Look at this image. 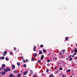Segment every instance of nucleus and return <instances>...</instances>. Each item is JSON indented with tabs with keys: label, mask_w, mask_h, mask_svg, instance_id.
I'll return each instance as SVG.
<instances>
[{
	"label": "nucleus",
	"mask_w": 77,
	"mask_h": 77,
	"mask_svg": "<svg viewBox=\"0 0 77 77\" xmlns=\"http://www.w3.org/2000/svg\"><path fill=\"white\" fill-rule=\"evenodd\" d=\"M4 71H5V72H8V71H11V69H10V68H9L7 67L6 68V69H4Z\"/></svg>",
	"instance_id": "nucleus-1"
},
{
	"label": "nucleus",
	"mask_w": 77,
	"mask_h": 77,
	"mask_svg": "<svg viewBox=\"0 0 77 77\" xmlns=\"http://www.w3.org/2000/svg\"><path fill=\"white\" fill-rule=\"evenodd\" d=\"M18 51H19V50H18Z\"/></svg>",
	"instance_id": "nucleus-59"
},
{
	"label": "nucleus",
	"mask_w": 77,
	"mask_h": 77,
	"mask_svg": "<svg viewBox=\"0 0 77 77\" xmlns=\"http://www.w3.org/2000/svg\"><path fill=\"white\" fill-rule=\"evenodd\" d=\"M32 61H34V58L33 57L32 58V59H31Z\"/></svg>",
	"instance_id": "nucleus-29"
},
{
	"label": "nucleus",
	"mask_w": 77,
	"mask_h": 77,
	"mask_svg": "<svg viewBox=\"0 0 77 77\" xmlns=\"http://www.w3.org/2000/svg\"><path fill=\"white\" fill-rule=\"evenodd\" d=\"M47 65L48 66H50V63H48L47 64Z\"/></svg>",
	"instance_id": "nucleus-30"
},
{
	"label": "nucleus",
	"mask_w": 77,
	"mask_h": 77,
	"mask_svg": "<svg viewBox=\"0 0 77 77\" xmlns=\"http://www.w3.org/2000/svg\"><path fill=\"white\" fill-rule=\"evenodd\" d=\"M39 54H42V52L41 51H40L39 52Z\"/></svg>",
	"instance_id": "nucleus-15"
},
{
	"label": "nucleus",
	"mask_w": 77,
	"mask_h": 77,
	"mask_svg": "<svg viewBox=\"0 0 77 77\" xmlns=\"http://www.w3.org/2000/svg\"><path fill=\"white\" fill-rule=\"evenodd\" d=\"M75 50H73V51H72V53H74V51H75V53H77V48H75Z\"/></svg>",
	"instance_id": "nucleus-4"
},
{
	"label": "nucleus",
	"mask_w": 77,
	"mask_h": 77,
	"mask_svg": "<svg viewBox=\"0 0 77 77\" xmlns=\"http://www.w3.org/2000/svg\"><path fill=\"white\" fill-rule=\"evenodd\" d=\"M62 53H62L63 54H64V53L65 52V50H63L62 51H61Z\"/></svg>",
	"instance_id": "nucleus-8"
},
{
	"label": "nucleus",
	"mask_w": 77,
	"mask_h": 77,
	"mask_svg": "<svg viewBox=\"0 0 77 77\" xmlns=\"http://www.w3.org/2000/svg\"><path fill=\"white\" fill-rule=\"evenodd\" d=\"M6 72L5 71L2 72L1 73V74H2V75H5V73H6Z\"/></svg>",
	"instance_id": "nucleus-7"
},
{
	"label": "nucleus",
	"mask_w": 77,
	"mask_h": 77,
	"mask_svg": "<svg viewBox=\"0 0 77 77\" xmlns=\"http://www.w3.org/2000/svg\"><path fill=\"white\" fill-rule=\"evenodd\" d=\"M65 77H66V75H65Z\"/></svg>",
	"instance_id": "nucleus-53"
},
{
	"label": "nucleus",
	"mask_w": 77,
	"mask_h": 77,
	"mask_svg": "<svg viewBox=\"0 0 77 77\" xmlns=\"http://www.w3.org/2000/svg\"><path fill=\"white\" fill-rule=\"evenodd\" d=\"M49 77H54V75L53 74H51Z\"/></svg>",
	"instance_id": "nucleus-13"
},
{
	"label": "nucleus",
	"mask_w": 77,
	"mask_h": 77,
	"mask_svg": "<svg viewBox=\"0 0 77 77\" xmlns=\"http://www.w3.org/2000/svg\"><path fill=\"white\" fill-rule=\"evenodd\" d=\"M26 62H29V61L28 60H27V59H26Z\"/></svg>",
	"instance_id": "nucleus-35"
},
{
	"label": "nucleus",
	"mask_w": 77,
	"mask_h": 77,
	"mask_svg": "<svg viewBox=\"0 0 77 77\" xmlns=\"http://www.w3.org/2000/svg\"><path fill=\"white\" fill-rule=\"evenodd\" d=\"M14 73H16L17 72V71H14L13 72Z\"/></svg>",
	"instance_id": "nucleus-34"
},
{
	"label": "nucleus",
	"mask_w": 77,
	"mask_h": 77,
	"mask_svg": "<svg viewBox=\"0 0 77 77\" xmlns=\"http://www.w3.org/2000/svg\"><path fill=\"white\" fill-rule=\"evenodd\" d=\"M5 60H8V57H6L5 58Z\"/></svg>",
	"instance_id": "nucleus-31"
},
{
	"label": "nucleus",
	"mask_w": 77,
	"mask_h": 77,
	"mask_svg": "<svg viewBox=\"0 0 77 77\" xmlns=\"http://www.w3.org/2000/svg\"><path fill=\"white\" fill-rule=\"evenodd\" d=\"M12 69H15V65L14 64L12 65Z\"/></svg>",
	"instance_id": "nucleus-6"
},
{
	"label": "nucleus",
	"mask_w": 77,
	"mask_h": 77,
	"mask_svg": "<svg viewBox=\"0 0 77 77\" xmlns=\"http://www.w3.org/2000/svg\"><path fill=\"white\" fill-rule=\"evenodd\" d=\"M3 56H5L6 55H5V54H3Z\"/></svg>",
	"instance_id": "nucleus-44"
},
{
	"label": "nucleus",
	"mask_w": 77,
	"mask_h": 77,
	"mask_svg": "<svg viewBox=\"0 0 77 77\" xmlns=\"http://www.w3.org/2000/svg\"><path fill=\"white\" fill-rule=\"evenodd\" d=\"M40 47L41 48H42L44 47V45H40Z\"/></svg>",
	"instance_id": "nucleus-20"
},
{
	"label": "nucleus",
	"mask_w": 77,
	"mask_h": 77,
	"mask_svg": "<svg viewBox=\"0 0 77 77\" xmlns=\"http://www.w3.org/2000/svg\"><path fill=\"white\" fill-rule=\"evenodd\" d=\"M69 77H72V76H69Z\"/></svg>",
	"instance_id": "nucleus-50"
},
{
	"label": "nucleus",
	"mask_w": 77,
	"mask_h": 77,
	"mask_svg": "<svg viewBox=\"0 0 77 77\" xmlns=\"http://www.w3.org/2000/svg\"><path fill=\"white\" fill-rule=\"evenodd\" d=\"M33 77H38L36 75H34L33 76Z\"/></svg>",
	"instance_id": "nucleus-36"
},
{
	"label": "nucleus",
	"mask_w": 77,
	"mask_h": 77,
	"mask_svg": "<svg viewBox=\"0 0 77 77\" xmlns=\"http://www.w3.org/2000/svg\"><path fill=\"white\" fill-rule=\"evenodd\" d=\"M59 64H60V63H58Z\"/></svg>",
	"instance_id": "nucleus-52"
},
{
	"label": "nucleus",
	"mask_w": 77,
	"mask_h": 77,
	"mask_svg": "<svg viewBox=\"0 0 77 77\" xmlns=\"http://www.w3.org/2000/svg\"><path fill=\"white\" fill-rule=\"evenodd\" d=\"M71 57V55H70L68 57V58H69Z\"/></svg>",
	"instance_id": "nucleus-32"
},
{
	"label": "nucleus",
	"mask_w": 77,
	"mask_h": 77,
	"mask_svg": "<svg viewBox=\"0 0 77 77\" xmlns=\"http://www.w3.org/2000/svg\"><path fill=\"white\" fill-rule=\"evenodd\" d=\"M71 71V69H69V70H67V71L66 72L67 73H68V72H69Z\"/></svg>",
	"instance_id": "nucleus-18"
},
{
	"label": "nucleus",
	"mask_w": 77,
	"mask_h": 77,
	"mask_svg": "<svg viewBox=\"0 0 77 77\" xmlns=\"http://www.w3.org/2000/svg\"><path fill=\"white\" fill-rule=\"evenodd\" d=\"M43 53H46V50H45V49H43Z\"/></svg>",
	"instance_id": "nucleus-19"
},
{
	"label": "nucleus",
	"mask_w": 77,
	"mask_h": 77,
	"mask_svg": "<svg viewBox=\"0 0 77 77\" xmlns=\"http://www.w3.org/2000/svg\"><path fill=\"white\" fill-rule=\"evenodd\" d=\"M21 58H23V56H21Z\"/></svg>",
	"instance_id": "nucleus-46"
},
{
	"label": "nucleus",
	"mask_w": 77,
	"mask_h": 77,
	"mask_svg": "<svg viewBox=\"0 0 77 77\" xmlns=\"http://www.w3.org/2000/svg\"><path fill=\"white\" fill-rule=\"evenodd\" d=\"M23 67L24 68H26V64H24L23 65Z\"/></svg>",
	"instance_id": "nucleus-22"
},
{
	"label": "nucleus",
	"mask_w": 77,
	"mask_h": 77,
	"mask_svg": "<svg viewBox=\"0 0 77 77\" xmlns=\"http://www.w3.org/2000/svg\"><path fill=\"white\" fill-rule=\"evenodd\" d=\"M37 62L38 63H41V60H38Z\"/></svg>",
	"instance_id": "nucleus-23"
},
{
	"label": "nucleus",
	"mask_w": 77,
	"mask_h": 77,
	"mask_svg": "<svg viewBox=\"0 0 77 77\" xmlns=\"http://www.w3.org/2000/svg\"><path fill=\"white\" fill-rule=\"evenodd\" d=\"M34 56H35V57H36V56H37V54H36V53H35Z\"/></svg>",
	"instance_id": "nucleus-26"
},
{
	"label": "nucleus",
	"mask_w": 77,
	"mask_h": 77,
	"mask_svg": "<svg viewBox=\"0 0 77 77\" xmlns=\"http://www.w3.org/2000/svg\"><path fill=\"white\" fill-rule=\"evenodd\" d=\"M75 54H76V52L75 53L73 54V55L74 56H75Z\"/></svg>",
	"instance_id": "nucleus-37"
},
{
	"label": "nucleus",
	"mask_w": 77,
	"mask_h": 77,
	"mask_svg": "<svg viewBox=\"0 0 77 77\" xmlns=\"http://www.w3.org/2000/svg\"><path fill=\"white\" fill-rule=\"evenodd\" d=\"M21 75L19 73L17 74V77H21Z\"/></svg>",
	"instance_id": "nucleus-9"
},
{
	"label": "nucleus",
	"mask_w": 77,
	"mask_h": 77,
	"mask_svg": "<svg viewBox=\"0 0 77 77\" xmlns=\"http://www.w3.org/2000/svg\"><path fill=\"white\" fill-rule=\"evenodd\" d=\"M57 73H58V71H57Z\"/></svg>",
	"instance_id": "nucleus-54"
},
{
	"label": "nucleus",
	"mask_w": 77,
	"mask_h": 77,
	"mask_svg": "<svg viewBox=\"0 0 77 77\" xmlns=\"http://www.w3.org/2000/svg\"><path fill=\"white\" fill-rule=\"evenodd\" d=\"M18 71H16V73H18Z\"/></svg>",
	"instance_id": "nucleus-47"
},
{
	"label": "nucleus",
	"mask_w": 77,
	"mask_h": 77,
	"mask_svg": "<svg viewBox=\"0 0 77 77\" xmlns=\"http://www.w3.org/2000/svg\"><path fill=\"white\" fill-rule=\"evenodd\" d=\"M0 74H1V72L0 71Z\"/></svg>",
	"instance_id": "nucleus-55"
},
{
	"label": "nucleus",
	"mask_w": 77,
	"mask_h": 77,
	"mask_svg": "<svg viewBox=\"0 0 77 77\" xmlns=\"http://www.w3.org/2000/svg\"><path fill=\"white\" fill-rule=\"evenodd\" d=\"M10 77H15V75H13L12 73H11L10 75Z\"/></svg>",
	"instance_id": "nucleus-3"
},
{
	"label": "nucleus",
	"mask_w": 77,
	"mask_h": 77,
	"mask_svg": "<svg viewBox=\"0 0 77 77\" xmlns=\"http://www.w3.org/2000/svg\"><path fill=\"white\" fill-rule=\"evenodd\" d=\"M76 59H77V57H75V60H76Z\"/></svg>",
	"instance_id": "nucleus-39"
},
{
	"label": "nucleus",
	"mask_w": 77,
	"mask_h": 77,
	"mask_svg": "<svg viewBox=\"0 0 77 77\" xmlns=\"http://www.w3.org/2000/svg\"><path fill=\"white\" fill-rule=\"evenodd\" d=\"M47 62H50V60L49 59L47 60Z\"/></svg>",
	"instance_id": "nucleus-27"
},
{
	"label": "nucleus",
	"mask_w": 77,
	"mask_h": 77,
	"mask_svg": "<svg viewBox=\"0 0 77 77\" xmlns=\"http://www.w3.org/2000/svg\"><path fill=\"white\" fill-rule=\"evenodd\" d=\"M43 74H43V73L42 74V75H43Z\"/></svg>",
	"instance_id": "nucleus-58"
},
{
	"label": "nucleus",
	"mask_w": 77,
	"mask_h": 77,
	"mask_svg": "<svg viewBox=\"0 0 77 77\" xmlns=\"http://www.w3.org/2000/svg\"><path fill=\"white\" fill-rule=\"evenodd\" d=\"M57 59V57H55L53 59V60H54V61H56V60Z\"/></svg>",
	"instance_id": "nucleus-10"
},
{
	"label": "nucleus",
	"mask_w": 77,
	"mask_h": 77,
	"mask_svg": "<svg viewBox=\"0 0 77 77\" xmlns=\"http://www.w3.org/2000/svg\"><path fill=\"white\" fill-rule=\"evenodd\" d=\"M36 46L34 47L33 48V51H36V50H35V49H36Z\"/></svg>",
	"instance_id": "nucleus-11"
},
{
	"label": "nucleus",
	"mask_w": 77,
	"mask_h": 77,
	"mask_svg": "<svg viewBox=\"0 0 77 77\" xmlns=\"http://www.w3.org/2000/svg\"><path fill=\"white\" fill-rule=\"evenodd\" d=\"M57 68L56 67H54V69H56H56H57Z\"/></svg>",
	"instance_id": "nucleus-40"
},
{
	"label": "nucleus",
	"mask_w": 77,
	"mask_h": 77,
	"mask_svg": "<svg viewBox=\"0 0 77 77\" xmlns=\"http://www.w3.org/2000/svg\"><path fill=\"white\" fill-rule=\"evenodd\" d=\"M4 54H7V51H5L4 52Z\"/></svg>",
	"instance_id": "nucleus-21"
},
{
	"label": "nucleus",
	"mask_w": 77,
	"mask_h": 77,
	"mask_svg": "<svg viewBox=\"0 0 77 77\" xmlns=\"http://www.w3.org/2000/svg\"><path fill=\"white\" fill-rule=\"evenodd\" d=\"M76 46L77 47V43L76 44Z\"/></svg>",
	"instance_id": "nucleus-57"
},
{
	"label": "nucleus",
	"mask_w": 77,
	"mask_h": 77,
	"mask_svg": "<svg viewBox=\"0 0 77 77\" xmlns=\"http://www.w3.org/2000/svg\"><path fill=\"white\" fill-rule=\"evenodd\" d=\"M62 56H63L62 55Z\"/></svg>",
	"instance_id": "nucleus-60"
},
{
	"label": "nucleus",
	"mask_w": 77,
	"mask_h": 77,
	"mask_svg": "<svg viewBox=\"0 0 77 77\" xmlns=\"http://www.w3.org/2000/svg\"><path fill=\"white\" fill-rule=\"evenodd\" d=\"M6 66V65H5V64H3L2 65V69H4V68H5Z\"/></svg>",
	"instance_id": "nucleus-2"
},
{
	"label": "nucleus",
	"mask_w": 77,
	"mask_h": 77,
	"mask_svg": "<svg viewBox=\"0 0 77 77\" xmlns=\"http://www.w3.org/2000/svg\"><path fill=\"white\" fill-rule=\"evenodd\" d=\"M44 55H42V56L41 57V59L42 60L43 59H44Z\"/></svg>",
	"instance_id": "nucleus-14"
},
{
	"label": "nucleus",
	"mask_w": 77,
	"mask_h": 77,
	"mask_svg": "<svg viewBox=\"0 0 77 77\" xmlns=\"http://www.w3.org/2000/svg\"><path fill=\"white\" fill-rule=\"evenodd\" d=\"M5 59V57L3 56H2L1 57V58H0V59H2V60H3Z\"/></svg>",
	"instance_id": "nucleus-16"
},
{
	"label": "nucleus",
	"mask_w": 77,
	"mask_h": 77,
	"mask_svg": "<svg viewBox=\"0 0 77 77\" xmlns=\"http://www.w3.org/2000/svg\"><path fill=\"white\" fill-rule=\"evenodd\" d=\"M23 63H25L26 62V61H25V60H23Z\"/></svg>",
	"instance_id": "nucleus-38"
},
{
	"label": "nucleus",
	"mask_w": 77,
	"mask_h": 77,
	"mask_svg": "<svg viewBox=\"0 0 77 77\" xmlns=\"http://www.w3.org/2000/svg\"><path fill=\"white\" fill-rule=\"evenodd\" d=\"M28 73V71H26L23 72V75H26V74H27Z\"/></svg>",
	"instance_id": "nucleus-5"
},
{
	"label": "nucleus",
	"mask_w": 77,
	"mask_h": 77,
	"mask_svg": "<svg viewBox=\"0 0 77 77\" xmlns=\"http://www.w3.org/2000/svg\"><path fill=\"white\" fill-rule=\"evenodd\" d=\"M22 59L23 60H24V58H22Z\"/></svg>",
	"instance_id": "nucleus-48"
},
{
	"label": "nucleus",
	"mask_w": 77,
	"mask_h": 77,
	"mask_svg": "<svg viewBox=\"0 0 77 77\" xmlns=\"http://www.w3.org/2000/svg\"><path fill=\"white\" fill-rule=\"evenodd\" d=\"M66 60H68V59L67 58H66Z\"/></svg>",
	"instance_id": "nucleus-49"
},
{
	"label": "nucleus",
	"mask_w": 77,
	"mask_h": 77,
	"mask_svg": "<svg viewBox=\"0 0 77 77\" xmlns=\"http://www.w3.org/2000/svg\"><path fill=\"white\" fill-rule=\"evenodd\" d=\"M17 64L18 66H20L21 65L20 63V62H17Z\"/></svg>",
	"instance_id": "nucleus-17"
},
{
	"label": "nucleus",
	"mask_w": 77,
	"mask_h": 77,
	"mask_svg": "<svg viewBox=\"0 0 77 77\" xmlns=\"http://www.w3.org/2000/svg\"><path fill=\"white\" fill-rule=\"evenodd\" d=\"M51 54V53H50V54H48V55H49L50 54Z\"/></svg>",
	"instance_id": "nucleus-51"
},
{
	"label": "nucleus",
	"mask_w": 77,
	"mask_h": 77,
	"mask_svg": "<svg viewBox=\"0 0 77 77\" xmlns=\"http://www.w3.org/2000/svg\"><path fill=\"white\" fill-rule=\"evenodd\" d=\"M68 39H69V38L68 37H66L65 38L66 41H68Z\"/></svg>",
	"instance_id": "nucleus-12"
},
{
	"label": "nucleus",
	"mask_w": 77,
	"mask_h": 77,
	"mask_svg": "<svg viewBox=\"0 0 77 77\" xmlns=\"http://www.w3.org/2000/svg\"><path fill=\"white\" fill-rule=\"evenodd\" d=\"M48 71H49V69H47L46 70V72L48 73Z\"/></svg>",
	"instance_id": "nucleus-24"
},
{
	"label": "nucleus",
	"mask_w": 77,
	"mask_h": 77,
	"mask_svg": "<svg viewBox=\"0 0 77 77\" xmlns=\"http://www.w3.org/2000/svg\"><path fill=\"white\" fill-rule=\"evenodd\" d=\"M14 50H17V48L14 47Z\"/></svg>",
	"instance_id": "nucleus-33"
},
{
	"label": "nucleus",
	"mask_w": 77,
	"mask_h": 77,
	"mask_svg": "<svg viewBox=\"0 0 77 77\" xmlns=\"http://www.w3.org/2000/svg\"><path fill=\"white\" fill-rule=\"evenodd\" d=\"M59 69L60 70H62L63 69H62V67H60Z\"/></svg>",
	"instance_id": "nucleus-25"
},
{
	"label": "nucleus",
	"mask_w": 77,
	"mask_h": 77,
	"mask_svg": "<svg viewBox=\"0 0 77 77\" xmlns=\"http://www.w3.org/2000/svg\"><path fill=\"white\" fill-rule=\"evenodd\" d=\"M10 54H11V55H12V52H10Z\"/></svg>",
	"instance_id": "nucleus-41"
},
{
	"label": "nucleus",
	"mask_w": 77,
	"mask_h": 77,
	"mask_svg": "<svg viewBox=\"0 0 77 77\" xmlns=\"http://www.w3.org/2000/svg\"><path fill=\"white\" fill-rule=\"evenodd\" d=\"M72 57H73L74 56V55H73L72 56Z\"/></svg>",
	"instance_id": "nucleus-45"
},
{
	"label": "nucleus",
	"mask_w": 77,
	"mask_h": 77,
	"mask_svg": "<svg viewBox=\"0 0 77 77\" xmlns=\"http://www.w3.org/2000/svg\"><path fill=\"white\" fill-rule=\"evenodd\" d=\"M21 72H23V71H21Z\"/></svg>",
	"instance_id": "nucleus-56"
},
{
	"label": "nucleus",
	"mask_w": 77,
	"mask_h": 77,
	"mask_svg": "<svg viewBox=\"0 0 77 77\" xmlns=\"http://www.w3.org/2000/svg\"><path fill=\"white\" fill-rule=\"evenodd\" d=\"M62 77H65V75H63Z\"/></svg>",
	"instance_id": "nucleus-42"
},
{
	"label": "nucleus",
	"mask_w": 77,
	"mask_h": 77,
	"mask_svg": "<svg viewBox=\"0 0 77 77\" xmlns=\"http://www.w3.org/2000/svg\"><path fill=\"white\" fill-rule=\"evenodd\" d=\"M2 68H0V71H1V70H2Z\"/></svg>",
	"instance_id": "nucleus-43"
},
{
	"label": "nucleus",
	"mask_w": 77,
	"mask_h": 77,
	"mask_svg": "<svg viewBox=\"0 0 77 77\" xmlns=\"http://www.w3.org/2000/svg\"><path fill=\"white\" fill-rule=\"evenodd\" d=\"M72 58H71L70 59L69 61H72Z\"/></svg>",
	"instance_id": "nucleus-28"
}]
</instances>
